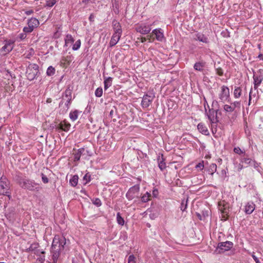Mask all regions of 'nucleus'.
I'll return each mask as SVG.
<instances>
[{"label": "nucleus", "instance_id": "nucleus-1", "mask_svg": "<svg viewBox=\"0 0 263 263\" xmlns=\"http://www.w3.org/2000/svg\"><path fill=\"white\" fill-rule=\"evenodd\" d=\"M18 184L22 188L32 192H37L41 189L40 184L33 180L23 179L19 181Z\"/></svg>", "mask_w": 263, "mask_h": 263}, {"label": "nucleus", "instance_id": "nucleus-2", "mask_svg": "<svg viewBox=\"0 0 263 263\" xmlns=\"http://www.w3.org/2000/svg\"><path fill=\"white\" fill-rule=\"evenodd\" d=\"M0 194L6 195L11 198L10 183L6 177L2 176L0 178Z\"/></svg>", "mask_w": 263, "mask_h": 263}, {"label": "nucleus", "instance_id": "nucleus-3", "mask_svg": "<svg viewBox=\"0 0 263 263\" xmlns=\"http://www.w3.org/2000/svg\"><path fill=\"white\" fill-rule=\"evenodd\" d=\"M66 244V239L64 237L55 235L53 239L51 249H59L62 250Z\"/></svg>", "mask_w": 263, "mask_h": 263}, {"label": "nucleus", "instance_id": "nucleus-4", "mask_svg": "<svg viewBox=\"0 0 263 263\" xmlns=\"http://www.w3.org/2000/svg\"><path fill=\"white\" fill-rule=\"evenodd\" d=\"M39 21L37 18L31 17L28 21V26L23 28V31L25 33H31L39 26Z\"/></svg>", "mask_w": 263, "mask_h": 263}, {"label": "nucleus", "instance_id": "nucleus-5", "mask_svg": "<svg viewBox=\"0 0 263 263\" xmlns=\"http://www.w3.org/2000/svg\"><path fill=\"white\" fill-rule=\"evenodd\" d=\"M140 191V186L138 184L135 185L129 188L126 194V197L129 200H132L135 198L138 197Z\"/></svg>", "mask_w": 263, "mask_h": 263}, {"label": "nucleus", "instance_id": "nucleus-6", "mask_svg": "<svg viewBox=\"0 0 263 263\" xmlns=\"http://www.w3.org/2000/svg\"><path fill=\"white\" fill-rule=\"evenodd\" d=\"M155 98V95L153 92H148L144 95L141 103L143 108H146L149 106Z\"/></svg>", "mask_w": 263, "mask_h": 263}, {"label": "nucleus", "instance_id": "nucleus-7", "mask_svg": "<svg viewBox=\"0 0 263 263\" xmlns=\"http://www.w3.org/2000/svg\"><path fill=\"white\" fill-rule=\"evenodd\" d=\"M151 26L150 24L145 23L139 24L137 25L135 30L137 32H139L141 34H147L151 30Z\"/></svg>", "mask_w": 263, "mask_h": 263}, {"label": "nucleus", "instance_id": "nucleus-8", "mask_svg": "<svg viewBox=\"0 0 263 263\" xmlns=\"http://www.w3.org/2000/svg\"><path fill=\"white\" fill-rule=\"evenodd\" d=\"M5 43L4 46L2 47L0 51L3 52V54L5 55L10 52L13 49V44L14 41L12 40H5Z\"/></svg>", "mask_w": 263, "mask_h": 263}, {"label": "nucleus", "instance_id": "nucleus-9", "mask_svg": "<svg viewBox=\"0 0 263 263\" xmlns=\"http://www.w3.org/2000/svg\"><path fill=\"white\" fill-rule=\"evenodd\" d=\"M233 246V243L231 241H226L225 242H219L217 248L219 253H223L225 251L230 250Z\"/></svg>", "mask_w": 263, "mask_h": 263}, {"label": "nucleus", "instance_id": "nucleus-10", "mask_svg": "<svg viewBox=\"0 0 263 263\" xmlns=\"http://www.w3.org/2000/svg\"><path fill=\"white\" fill-rule=\"evenodd\" d=\"M261 83H254V87L251 88L249 93V105L250 104L251 101L253 100V102L256 101L257 99V89Z\"/></svg>", "mask_w": 263, "mask_h": 263}, {"label": "nucleus", "instance_id": "nucleus-11", "mask_svg": "<svg viewBox=\"0 0 263 263\" xmlns=\"http://www.w3.org/2000/svg\"><path fill=\"white\" fill-rule=\"evenodd\" d=\"M230 97L229 89L228 87L223 86L221 87L220 93H219V98L222 102L227 101Z\"/></svg>", "mask_w": 263, "mask_h": 263}, {"label": "nucleus", "instance_id": "nucleus-12", "mask_svg": "<svg viewBox=\"0 0 263 263\" xmlns=\"http://www.w3.org/2000/svg\"><path fill=\"white\" fill-rule=\"evenodd\" d=\"M71 127L70 124L67 121L64 120L57 125V128L64 132H68Z\"/></svg>", "mask_w": 263, "mask_h": 263}, {"label": "nucleus", "instance_id": "nucleus-13", "mask_svg": "<svg viewBox=\"0 0 263 263\" xmlns=\"http://www.w3.org/2000/svg\"><path fill=\"white\" fill-rule=\"evenodd\" d=\"M112 27L114 30V33L122 35V31L121 26L119 22L114 20L112 21Z\"/></svg>", "mask_w": 263, "mask_h": 263}, {"label": "nucleus", "instance_id": "nucleus-14", "mask_svg": "<svg viewBox=\"0 0 263 263\" xmlns=\"http://www.w3.org/2000/svg\"><path fill=\"white\" fill-rule=\"evenodd\" d=\"M152 34L155 35L156 40L158 41H162L164 38L163 32L160 28L154 29Z\"/></svg>", "mask_w": 263, "mask_h": 263}, {"label": "nucleus", "instance_id": "nucleus-15", "mask_svg": "<svg viewBox=\"0 0 263 263\" xmlns=\"http://www.w3.org/2000/svg\"><path fill=\"white\" fill-rule=\"evenodd\" d=\"M196 41L208 44L209 43V39L204 34L198 32L195 34V37L194 39Z\"/></svg>", "mask_w": 263, "mask_h": 263}, {"label": "nucleus", "instance_id": "nucleus-16", "mask_svg": "<svg viewBox=\"0 0 263 263\" xmlns=\"http://www.w3.org/2000/svg\"><path fill=\"white\" fill-rule=\"evenodd\" d=\"M255 204L252 202H248L245 208V212L247 214H251L255 210Z\"/></svg>", "mask_w": 263, "mask_h": 263}, {"label": "nucleus", "instance_id": "nucleus-17", "mask_svg": "<svg viewBox=\"0 0 263 263\" xmlns=\"http://www.w3.org/2000/svg\"><path fill=\"white\" fill-rule=\"evenodd\" d=\"M121 35L114 33L112 36H111V40L109 42L110 46L112 47L116 45L119 42L121 37Z\"/></svg>", "mask_w": 263, "mask_h": 263}, {"label": "nucleus", "instance_id": "nucleus-18", "mask_svg": "<svg viewBox=\"0 0 263 263\" xmlns=\"http://www.w3.org/2000/svg\"><path fill=\"white\" fill-rule=\"evenodd\" d=\"M81 113V111L78 110H71L69 113V118L72 121H75L78 118L79 115Z\"/></svg>", "mask_w": 263, "mask_h": 263}, {"label": "nucleus", "instance_id": "nucleus-19", "mask_svg": "<svg viewBox=\"0 0 263 263\" xmlns=\"http://www.w3.org/2000/svg\"><path fill=\"white\" fill-rule=\"evenodd\" d=\"M197 128L200 133L205 135H208L209 134V132L208 130L207 127L204 124L202 123H200L198 124Z\"/></svg>", "mask_w": 263, "mask_h": 263}, {"label": "nucleus", "instance_id": "nucleus-20", "mask_svg": "<svg viewBox=\"0 0 263 263\" xmlns=\"http://www.w3.org/2000/svg\"><path fill=\"white\" fill-rule=\"evenodd\" d=\"M165 159L163 158V155L160 157H158V167L161 171H163L165 169L166 165L164 162Z\"/></svg>", "mask_w": 263, "mask_h": 263}, {"label": "nucleus", "instance_id": "nucleus-21", "mask_svg": "<svg viewBox=\"0 0 263 263\" xmlns=\"http://www.w3.org/2000/svg\"><path fill=\"white\" fill-rule=\"evenodd\" d=\"M216 113H215L214 110H209V112H206L208 119L212 123H214L216 121Z\"/></svg>", "mask_w": 263, "mask_h": 263}, {"label": "nucleus", "instance_id": "nucleus-22", "mask_svg": "<svg viewBox=\"0 0 263 263\" xmlns=\"http://www.w3.org/2000/svg\"><path fill=\"white\" fill-rule=\"evenodd\" d=\"M85 151V149L83 148H81L78 149L74 153H73L74 155V161H78L81 157V155L83 154L84 152Z\"/></svg>", "mask_w": 263, "mask_h": 263}, {"label": "nucleus", "instance_id": "nucleus-23", "mask_svg": "<svg viewBox=\"0 0 263 263\" xmlns=\"http://www.w3.org/2000/svg\"><path fill=\"white\" fill-rule=\"evenodd\" d=\"M62 250L59 249H51V252L52 253V259L53 262L52 263H57L58 259L59 257V255L60 254V252Z\"/></svg>", "mask_w": 263, "mask_h": 263}, {"label": "nucleus", "instance_id": "nucleus-24", "mask_svg": "<svg viewBox=\"0 0 263 263\" xmlns=\"http://www.w3.org/2000/svg\"><path fill=\"white\" fill-rule=\"evenodd\" d=\"M64 41V46H68L69 44H73L74 41V40L71 34H68L66 35Z\"/></svg>", "mask_w": 263, "mask_h": 263}, {"label": "nucleus", "instance_id": "nucleus-25", "mask_svg": "<svg viewBox=\"0 0 263 263\" xmlns=\"http://www.w3.org/2000/svg\"><path fill=\"white\" fill-rule=\"evenodd\" d=\"M71 100L72 98H66L62 97V100L60 103V106H63V105H65V106L69 108Z\"/></svg>", "mask_w": 263, "mask_h": 263}, {"label": "nucleus", "instance_id": "nucleus-26", "mask_svg": "<svg viewBox=\"0 0 263 263\" xmlns=\"http://www.w3.org/2000/svg\"><path fill=\"white\" fill-rule=\"evenodd\" d=\"M205 67V63L203 62H198L195 63L194 68L196 70L201 71Z\"/></svg>", "mask_w": 263, "mask_h": 263}, {"label": "nucleus", "instance_id": "nucleus-27", "mask_svg": "<svg viewBox=\"0 0 263 263\" xmlns=\"http://www.w3.org/2000/svg\"><path fill=\"white\" fill-rule=\"evenodd\" d=\"M240 162L246 166L245 167H247L248 165H252L253 163V160L249 158H241L240 159Z\"/></svg>", "mask_w": 263, "mask_h": 263}, {"label": "nucleus", "instance_id": "nucleus-28", "mask_svg": "<svg viewBox=\"0 0 263 263\" xmlns=\"http://www.w3.org/2000/svg\"><path fill=\"white\" fill-rule=\"evenodd\" d=\"M216 170L217 165L215 163H211L210 164L207 170V172L209 174L212 175L215 172H216Z\"/></svg>", "mask_w": 263, "mask_h": 263}, {"label": "nucleus", "instance_id": "nucleus-29", "mask_svg": "<svg viewBox=\"0 0 263 263\" xmlns=\"http://www.w3.org/2000/svg\"><path fill=\"white\" fill-rule=\"evenodd\" d=\"M72 87L70 85L68 86L67 88L65 91L64 94L63 96V98H72L71 97V91H72Z\"/></svg>", "mask_w": 263, "mask_h": 263}, {"label": "nucleus", "instance_id": "nucleus-30", "mask_svg": "<svg viewBox=\"0 0 263 263\" xmlns=\"http://www.w3.org/2000/svg\"><path fill=\"white\" fill-rule=\"evenodd\" d=\"M79 177L78 175H73L71 178L70 179L69 183L72 186H76L78 183Z\"/></svg>", "mask_w": 263, "mask_h": 263}, {"label": "nucleus", "instance_id": "nucleus-31", "mask_svg": "<svg viewBox=\"0 0 263 263\" xmlns=\"http://www.w3.org/2000/svg\"><path fill=\"white\" fill-rule=\"evenodd\" d=\"M55 68L53 66H50L48 67V68L47 69L46 74L48 76H52L55 73Z\"/></svg>", "mask_w": 263, "mask_h": 263}, {"label": "nucleus", "instance_id": "nucleus-32", "mask_svg": "<svg viewBox=\"0 0 263 263\" xmlns=\"http://www.w3.org/2000/svg\"><path fill=\"white\" fill-rule=\"evenodd\" d=\"M151 194L147 192L141 197V201L143 203H146L149 200Z\"/></svg>", "mask_w": 263, "mask_h": 263}, {"label": "nucleus", "instance_id": "nucleus-33", "mask_svg": "<svg viewBox=\"0 0 263 263\" xmlns=\"http://www.w3.org/2000/svg\"><path fill=\"white\" fill-rule=\"evenodd\" d=\"M117 221L118 224L120 226H123L124 224V220L122 217L120 213L117 214Z\"/></svg>", "mask_w": 263, "mask_h": 263}, {"label": "nucleus", "instance_id": "nucleus-34", "mask_svg": "<svg viewBox=\"0 0 263 263\" xmlns=\"http://www.w3.org/2000/svg\"><path fill=\"white\" fill-rule=\"evenodd\" d=\"M81 41L80 39L78 40L72 46V50L74 51L78 50L81 47Z\"/></svg>", "mask_w": 263, "mask_h": 263}, {"label": "nucleus", "instance_id": "nucleus-35", "mask_svg": "<svg viewBox=\"0 0 263 263\" xmlns=\"http://www.w3.org/2000/svg\"><path fill=\"white\" fill-rule=\"evenodd\" d=\"M241 93V89L240 87H236L234 91V96L235 98H238L240 97Z\"/></svg>", "mask_w": 263, "mask_h": 263}, {"label": "nucleus", "instance_id": "nucleus-36", "mask_svg": "<svg viewBox=\"0 0 263 263\" xmlns=\"http://www.w3.org/2000/svg\"><path fill=\"white\" fill-rule=\"evenodd\" d=\"M38 247V244L37 243H32L30 247L26 249L27 252H34L36 251V249Z\"/></svg>", "mask_w": 263, "mask_h": 263}, {"label": "nucleus", "instance_id": "nucleus-37", "mask_svg": "<svg viewBox=\"0 0 263 263\" xmlns=\"http://www.w3.org/2000/svg\"><path fill=\"white\" fill-rule=\"evenodd\" d=\"M95 96L97 97H101L102 96L103 94V89L102 87H98L97 88V89L95 90Z\"/></svg>", "mask_w": 263, "mask_h": 263}, {"label": "nucleus", "instance_id": "nucleus-38", "mask_svg": "<svg viewBox=\"0 0 263 263\" xmlns=\"http://www.w3.org/2000/svg\"><path fill=\"white\" fill-rule=\"evenodd\" d=\"M59 108H60V114H65L67 112V111L68 110V109L69 108L68 107L65 106V105H63V106H59Z\"/></svg>", "mask_w": 263, "mask_h": 263}, {"label": "nucleus", "instance_id": "nucleus-39", "mask_svg": "<svg viewBox=\"0 0 263 263\" xmlns=\"http://www.w3.org/2000/svg\"><path fill=\"white\" fill-rule=\"evenodd\" d=\"M233 107L232 106V105H224V106H223V109L224 110L227 111V112H232L234 109H233Z\"/></svg>", "mask_w": 263, "mask_h": 263}, {"label": "nucleus", "instance_id": "nucleus-40", "mask_svg": "<svg viewBox=\"0 0 263 263\" xmlns=\"http://www.w3.org/2000/svg\"><path fill=\"white\" fill-rule=\"evenodd\" d=\"M187 200H183L182 201V202L181 203V205H180V209L181 211H184L187 208Z\"/></svg>", "mask_w": 263, "mask_h": 263}, {"label": "nucleus", "instance_id": "nucleus-41", "mask_svg": "<svg viewBox=\"0 0 263 263\" xmlns=\"http://www.w3.org/2000/svg\"><path fill=\"white\" fill-rule=\"evenodd\" d=\"M91 180V176L89 173H86L84 176L83 177V180L85 181V184H86L88 182H89Z\"/></svg>", "mask_w": 263, "mask_h": 263}, {"label": "nucleus", "instance_id": "nucleus-42", "mask_svg": "<svg viewBox=\"0 0 263 263\" xmlns=\"http://www.w3.org/2000/svg\"><path fill=\"white\" fill-rule=\"evenodd\" d=\"M55 3V0H48L46 1L45 6L48 7H52Z\"/></svg>", "mask_w": 263, "mask_h": 263}, {"label": "nucleus", "instance_id": "nucleus-43", "mask_svg": "<svg viewBox=\"0 0 263 263\" xmlns=\"http://www.w3.org/2000/svg\"><path fill=\"white\" fill-rule=\"evenodd\" d=\"M92 203L93 204L96 205L98 207H99L101 205L102 202L101 200L99 198H95L93 201Z\"/></svg>", "mask_w": 263, "mask_h": 263}, {"label": "nucleus", "instance_id": "nucleus-44", "mask_svg": "<svg viewBox=\"0 0 263 263\" xmlns=\"http://www.w3.org/2000/svg\"><path fill=\"white\" fill-rule=\"evenodd\" d=\"M136 257L134 255H130L128 258V263H135Z\"/></svg>", "mask_w": 263, "mask_h": 263}, {"label": "nucleus", "instance_id": "nucleus-45", "mask_svg": "<svg viewBox=\"0 0 263 263\" xmlns=\"http://www.w3.org/2000/svg\"><path fill=\"white\" fill-rule=\"evenodd\" d=\"M34 53V50L32 48H30L28 51V53L26 55V58L30 59L31 57H32Z\"/></svg>", "mask_w": 263, "mask_h": 263}, {"label": "nucleus", "instance_id": "nucleus-46", "mask_svg": "<svg viewBox=\"0 0 263 263\" xmlns=\"http://www.w3.org/2000/svg\"><path fill=\"white\" fill-rule=\"evenodd\" d=\"M231 105L232 107H233V109L234 110L235 108L238 107L240 108V103L238 101H235L231 104Z\"/></svg>", "mask_w": 263, "mask_h": 263}, {"label": "nucleus", "instance_id": "nucleus-47", "mask_svg": "<svg viewBox=\"0 0 263 263\" xmlns=\"http://www.w3.org/2000/svg\"><path fill=\"white\" fill-rule=\"evenodd\" d=\"M196 168H199L200 170H202L203 169V168H204V163H203V161H202L201 162L198 163L196 165Z\"/></svg>", "mask_w": 263, "mask_h": 263}, {"label": "nucleus", "instance_id": "nucleus-48", "mask_svg": "<svg viewBox=\"0 0 263 263\" xmlns=\"http://www.w3.org/2000/svg\"><path fill=\"white\" fill-rule=\"evenodd\" d=\"M42 180L44 183H47L49 182V179L44 174H41Z\"/></svg>", "mask_w": 263, "mask_h": 263}, {"label": "nucleus", "instance_id": "nucleus-49", "mask_svg": "<svg viewBox=\"0 0 263 263\" xmlns=\"http://www.w3.org/2000/svg\"><path fill=\"white\" fill-rule=\"evenodd\" d=\"M234 152L236 154H241L243 153V152L239 147H235L234 148Z\"/></svg>", "mask_w": 263, "mask_h": 263}, {"label": "nucleus", "instance_id": "nucleus-50", "mask_svg": "<svg viewBox=\"0 0 263 263\" xmlns=\"http://www.w3.org/2000/svg\"><path fill=\"white\" fill-rule=\"evenodd\" d=\"M27 33L24 32V33H21L18 35V38L20 39L21 40H23L26 38Z\"/></svg>", "mask_w": 263, "mask_h": 263}, {"label": "nucleus", "instance_id": "nucleus-51", "mask_svg": "<svg viewBox=\"0 0 263 263\" xmlns=\"http://www.w3.org/2000/svg\"><path fill=\"white\" fill-rule=\"evenodd\" d=\"M153 195L155 197H156L158 195V191L157 189H154L153 191Z\"/></svg>", "mask_w": 263, "mask_h": 263}, {"label": "nucleus", "instance_id": "nucleus-52", "mask_svg": "<svg viewBox=\"0 0 263 263\" xmlns=\"http://www.w3.org/2000/svg\"><path fill=\"white\" fill-rule=\"evenodd\" d=\"M37 260L39 263H43L45 260L44 257H40L37 259Z\"/></svg>", "mask_w": 263, "mask_h": 263}, {"label": "nucleus", "instance_id": "nucleus-53", "mask_svg": "<svg viewBox=\"0 0 263 263\" xmlns=\"http://www.w3.org/2000/svg\"><path fill=\"white\" fill-rule=\"evenodd\" d=\"M96 0H82V3L85 4H88L89 2L91 3H95Z\"/></svg>", "mask_w": 263, "mask_h": 263}, {"label": "nucleus", "instance_id": "nucleus-54", "mask_svg": "<svg viewBox=\"0 0 263 263\" xmlns=\"http://www.w3.org/2000/svg\"><path fill=\"white\" fill-rule=\"evenodd\" d=\"M252 256L253 258L254 259V260H255L256 263H260L258 258L255 255L253 254L252 255Z\"/></svg>", "mask_w": 263, "mask_h": 263}, {"label": "nucleus", "instance_id": "nucleus-55", "mask_svg": "<svg viewBox=\"0 0 263 263\" xmlns=\"http://www.w3.org/2000/svg\"><path fill=\"white\" fill-rule=\"evenodd\" d=\"M33 13V11L31 9L26 11L25 12V13L27 15H30V14H32Z\"/></svg>", "mask_w": 263, "mask_h": 263}, {"label": "nucleus", "instance_id": "nucleus-56", "mask_svg": "<svg viewBox=\"0 0 263 263\" xmlns=\"http://www.w3.org/2000/svg\"><path fill=\"white\" fill-rule=\"evenodd\" d=\"M243 165L241 162L238 165V171H240L243 168Z\"/></svg>", "mask_w": 263, "mask_h": 263}, {"label": "nucleus", "instance_id": "nucleus-57", "mask_svg": "<svg viewBox=\"0 0 263 263\" xmlns=\"http://www.w3.org/2000/svg\"><path fill=\"white\" fill-rule=\"evenodd\" d=\"M95 16L93 14H91L89 17V20L90 22H93L94 21Z\"/></svg>", "mask_w": 263, "mask_h": 263}, {"label": "nucleus", "instance_id": "nucleus-58", "mask_svg": "<svg viewBox=\"0 0 263 263\" xmlns=\"http://www.w3.org/2000/svg\"><path fill=\"white\" fill-rule=\"evenodd\" d=\"M217 73L219 76H222L223 74V71L222 69H217Z\"/></svg>", "mask_w": 263, "mask_h": 263}, {"label": "nucleus", "instance_id": "nucleus-59", "mask_svg": "<svg viewBox=\"0 0 263 263\" xmlns=\"http://www.w3.org/2000/svg\"><path fill=\"white\" fill-rule=\"evenodd\" d=\"M111 83H104V88L106 89L107 88L110 86Z\"/></svg>", "mask_w": 263, "mask_h": 263}, {"label": "nucleus", "instance_id": "nucleus-60", "mask_svg": "<svg viewBox=\"0 0 263 263\" xmlns=\"http://www.w3.org/2000/svg\"><path fill=\"white\" fill-rule=\"evenodd\" d=\"M252 165H253L254 168H257L258 166V164L256 163L255 161H253V163Z\"/></svg>", "mask_w": 263, "mask_h": 263}, {"label": "nucleus", "instance_id": "nucleus-61", "mask_svg": "<svg viewBox=\"0 0 263 263\" xmlns=\"http://www.w3.org/2000/svg\"><path fill=\"white\" fill-rule=\"evenodd\" d=\"M140 40L141 42L144 43L146 41V38L145 37H141L140 39Z\"/></svg>", "mask_w": 263, "mask_h": 263}, {"label": "nucleus", "instance_id": "nucleus-62", "mask_svg": "<svg viewBox=\"0 0 263 263\" xmlns=\"http://www.w3.org/2000/svg\"><path fill=\"white\" fill-rule=\"evenodd\" d=\"M257 58L259 59L260 60H263V54L261 53H259Z\"/></svg>", "mask_w": 263, "mask_h": 263}, {"label": "nucleus", "instance_id": "nucleus-63", "mask_svg": "<svg viewBox=\"0 0 263 263\" xmlns=\"http://www.w3.org/2000/svg\"><path fill=\"white\" fill-rule=\"evenodd\" d=\"M51 102H52V100H51V99H50V98H47V100H46V102H47V103H51Z\"/></svg>", "mask_w": 263, "mask_h": 263}, {"label": "nucleus", "instance_id": "nucleus-64", "mask_svg": "<svg viewBox=\"0 0 263 263\" xmlns=\"http://www.w3.org/2000/svg\"><path fill=\"white\" fill-rule=\"evenodd\" d=\"M34 79V77H32L31 76L29 77V76H28V79L30 80V81H31L32 80H33Z\"/></svg>", "mask_w": 263, "mask_h": 263}]
</instances>
